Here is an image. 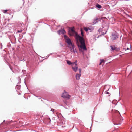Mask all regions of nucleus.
I'll list each match as a JSON object with an SVG mask.
<instances>
[{"label":"nucleus","instance_id":"10","mask_svg":"<svg viewBox=\"0 0 132 132\" xmlns=\"http://www.w3.org/2000/svg\"><path fill=\"white\" fill-rule=\"evenodd\" d=\"M96 6L97 8L99 9H100L101 7V6L98 4H96Z\"/></svg>","mask_w":132,"mask_h":132},{"label":"nucleus","instance_id":"15","mask_svg":"<svg viewBox=\"0 0 132 132\" xmlns=\"http://www.w3.org/2000/svg\"><path fill=\"white\" fill-rule=\"evenodd\" d=\"M84 30L86 32H87L88 31V28L84 27Z\"/></svg>","mask_w":132,"mask_h":132},{"label":"nucleus","instance_id":"27","mask_svg":"<svg viewBox=\"0 0 132 132\" xmlns=\"http://www.w3.org/2000/svg\"><path fill=\"white\" fill-rule=\"evenodd\" d=\"M79 50H80V48H79Z\"/></svg>","mask_w":132,"mask_h":132},{"label":"nucleus","instance_id":"5","mask_svg":"<svg viewBox=\"0 0 132 132\" xmlns=\"http://www.w3.org/2000/svg\"><path fill=\"white\" fill-rule=\"evenodd\" d=\"M75 32L74 30V28L73 27L72 28L71 30H69L68 32V33L71 36H72L75 33Z\"/></svg>","mask_w":132,"mask_h":132},{"label":"nucleus","instance_id":"22","mask_svg":"<svg viewBox=\"0 0 132 132\" xmlns=\"http://www.w3.org/2000/svg\"><path fill=\"white\" fill-rule=\"evenodd\" d=\"M22 30H20V31H18L17 32H22Z\"/></svg>","mask_w":132,"mask_h":132},{"label":"nucleus","instance_id":"6","mask_svg":"<svg viewBox=\"0 0 132 132\" xmlns=\"http://www.w3.org/2000/svg\"><path fill=\"white\" fill-rule=\"evenodd\" d=\"M72 68L73 70L75 72H76L78 69L77 64H76L75 65L72 64Z\"/></svg>","mask_w":132,"mask_h":132},{"label":"nucleus","instance_id":"25","mask_svg":"<svg viewBox=\"0 0 132 132\" xmlns=\"http://www.w3.org/2000/svg\"><path fill=\"white\" fill-rule=\"evenodd\" d=\"M106 32H105V33H104V34H106Z\"/></svg>","mask_w":132,"mask_h":132},{"label":"nucleus","instance_id":"9","mask_svg":"<svg viewBox=\"0 0 132 132\" xmlns=\"http://www.w3.org/2000/svg\"><path fill=\"white\" fill-rule=\"evenodd\" d=\"M66 61L67 62V63L69 65H72L73 63L71 62L70 61L68 60H67Z\"/></svg>","mask_w":132,"mask_h":132},{"label":"nucleus","instance_id":"2","mask_svg":"<svg viewBox=\"0 0 132 132\" xmlns=\"http://www.w3.org/2000/svg\"><path fill=\"white\" fill-rule=\"evenodd\" d=\"M70 96L68 95V93L66 92L65 91H64V92L63 93L62 97L64 98L70 99L69 97Z\"/></svg>","mask_w":132,"mask_h":132},{"label":"nucleus","instance_id":"20","mask_svg":"<svg viewBox=\"0 0 132 132\" xmlns=\"http://www.w3.org/2000/svg\"><path fill=\"white\" fill-rule=\"evenodd\" d=\"M61 32V30H59L58 31V33L59 34H60Z\"/></svg>","mask_w":132,"mask_h":132},{"label":"nucleus","instance_id":"1","mask_svg":"<svg viewBox=\"0 0 132 132\" xmlns=\"http://www.w3.org/2000/svg\"><path fill=\"white\" fill-rule=\"evenodd\" d=\"M79 40L81 43V45H80L78 41H77V46L81 49H83L84 50H86V48L85 43L84 41L83 38L80 36H79Z\"/></svg>","mask_w":132,"mask_h":132},{"label":"nucleus","instance_id":"8","mask_svg":"<svg viewBox=\"0 0 132 132\" xmlns=\"http://www.w3.org/2000/svg\"><path fill=\"white\" fill-rule=\"evenodd\" d=\"M110 47L111 50L113 51L116 50V48L114 45L110 46Z\"/></svg>","mask_w":132,"mask_h":132},{"label":"nucleus","instance_id":"13","mask_svg":"<svg viewBox=\"0 0 132 132\" xmlns=\"http://www.w3.org/2000/svg\"><path fill=\"white\" fill-rule=\"evenodd\" d=\"M100 62L99 64V65H101L102 62L104 63V60H100Z\"/></svg>","mask_w":132,"mask_h":132},{"label":"nucleus","instance_id":"4","mask_svg":"<svg viewBox=\"0 0 132 132\" xmlns=\"http://www.w3.org/2000/svg\"><path fill=\"white\" fill-rule=\"evenodd\" d=\"M69 46H69V47H70V49L71 52L74 53H75L76 52V49H75V47L73 44H72V45Z\"/></svg>","mask_w":132,"mask_h":132},{"label":"nucleus","instance_id":"12","mask_svg":"<svg viewBox=\"0 0 132 132\" xmlns=\"http://www.w3.org/2000/svg\"><path fill=\"white\" fill-rule=\"evenodd\" d=\"M117 36L115 35H113V36L112 37V39L113 40H115L117 38Z\"/></svg>","mask_w":132,"mask_h":132},{"label":"nucleus","instance_id":"14","mask_svg":"<svg viewBox=\"0 0 132 132\" xmlns=\"http://www.w3.org/2000/svg\"><path fill=\"white\" fill-rule=\"evenodd\" d=\"M100 20V19L98 18H96V19H95L94 20V22H97V21H99Z\"/></svg>","mask_w":132,"mask_h":132},{"label":"nucleus","instance_id":"17","mask_svg":"<svg viewBox=\"0 0 132 132\" xmlns=\"http://www.w3.org/2000/svg\"><path fill=\"white\" fill-rule=\"evenodd\" d=\"M81 34L82 36H83L84 35V34L83 32L82 31V29H81Z\"/></svg>","mask_w":132,"mask_h":132},{"label":"nucleus","instance_id":"7","mask_svg":"<svg viewBox=\"0 0 132 132\" xmlns=\"http://www.w3.org/2000/svg\"><path fill=\"white\" fill-rule=\"evenodd\" d=\"M81 75V73L76 74V80H79L80 79V77Z\"/></svg>","mask_w":132,"mask_h":132},{"label":"nucleus","instance_id":"24","mask_svg":"<svg viewBox=\"0 0 132 132\" xmlns=\"http://www.w3.org/2000/svg\"><path fill=\"white\" fill-rule=\"evenodd\" d=\"M127 50H129V48H127Z\"/></svg>","mask_w":132,"mask_h":132},{"label":"nucleus","instance_id":"26","mask_svg":"<svg viewBox=\"0 0 132 132\" xmlns=\"http://www.w3.org/2000/svg\"><path fill=\"white\" fill-rule=\"evenodd\" d=\"M107 93L108 94V92H107Z\"/></svg>","mask_w":132,"mask_h":132},{"label":"nucleus","instance_id":"19","mask_svg":"<svg viewBox=\"0 0 132 132\" xmlns=\"http://www.w3.org/2000/svg\"><path fill=\"white\" fill-rule=\"evenodd\" d=\"M88 30H90V32L91 31V28H89V27H88Z\"/></svg>","mask_w":132,"mask_h":132},{"label":"nucleus","instance_id":"16","mask_svg":"<svg viewBox=\"0 0 132 132\" xmlns=\"http://www.w3.org/2000/svg\"><path fill=\"white\" fill-rule=\"evenodd\" d=\"M8 11V10H3V12L4 13H6V12Z\"/></svg>","mask_w":132,"mask_h":132},{"label":"nucleus","instance_id":"3","mask_svg":"<svg viewBox=\"0 0 132 132\" xmlns=\"http://www.w3.org/2000/svg\"><path fill=\"white\" fill-rule=\"evenodd\" d=\"M64 38L65 39L66 42L67 43L69 46L72 45L73 44L71 42V40L69 37H68L66 36H64Z\"/></svg>","mask_w":132,"mask_h":132},{"label":"nucleus","instance_id":"11","mask_svg":"<svg viewBox=\"0 0 132 132\" xmlns=\"http://www.w3.org/2000/svg\"><path fill=\"white\" fill-rule=\"evenodd\" d=\"M61 33L63 34H64L66 32L64 29H62L61 30Z\"/></svg>","mask_w":132,"mask_h":132},{"label":"nucleus","instance_id":"23","mask_svg":"<svg viewBox=\"0 0 132 132\" xmlns=\"http://www.w3.org/2000/svg\"><path fill=\"white\" fill-rule=\"evenodd\" d=\"M51 111H54V109H51Z\"/></svg>","mask_w":132,"mask_h":132},{"label":"nucleus","instance_id":"18","mask_svg":"<svg viewBox=\"0 0 132 132\" xmlns=\"http://www.w3.org/2000/svg\"><path fill=\"white\" fill-rule=\"evenodd\" d=\"M77 63V61H76L75 62H73V64H74L75 65L76 64H77L76 63Z\"/></svg>","mask_w":132,"mask_h":132},{"label":"nucleus","instance_id":"21","mask_svg":"<svg viewBox=\"0 0 132 132\" xmlns=\"http://www.w3.org/2000/svg\"><path fill=\"white\" fill-rule=\"evenodd\" d=\"M79 73H80L81 72V69H79Z\"/></svg>","mask_w":132,"mask_h":132}]
</instances>
